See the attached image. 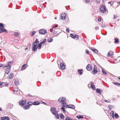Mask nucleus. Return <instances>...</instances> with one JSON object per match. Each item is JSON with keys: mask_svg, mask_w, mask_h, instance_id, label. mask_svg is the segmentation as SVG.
Segmentation results:
<instances>
[{"mask_svg": "<svg viewBox=\"0 0 120 120\" xmlns=\"http://www.w3.org/2000/svg\"><path fill=\"white\" fill-rule=\"evenodd\" d=\"M40 104V103L38 101L34 102L33 103V105H37Z\"/></svg>", "mask_w": 120, "mask_h": 120, "instance_id": "23", "label": "nucleus"}, {"mask_svg": "<svg viewBox=\"0 0 120 120\" xmlns=\"http://www.w3.org/2000/svg\"><path fill=\"white\" fill-rule=\"evenodd\" d=\"M117 85L118 86H119V85H120V84L119 83H118V84H117Z\"/></svg>", "mask_w": 120, "mask_h": 120, "instance_id": "64", "label": "nucleus"}, {"mask_svg": "<svg viewBox=\"0 0 120 120\" xmlns=\"http://www.w3.org/2000/svg\"><path fill=\"white\" fill-rule=\"evenodd\" d=\"M90 86L91 88L94 90L95 89V87L94 84V82H90Z\"/></svg>", "mask_w": 120, "mask_h": 120, "instance_id": "11", "label": "nucleus"}, {"mask_svg": "<svg viewBox=\"0 0 120 120\" xmlns=\"http://www.w3.org/2000/svg\"><path fill=\"white\" fill-rule=\"evenodd\" d=\"M86 69L88 71L91 70L92 69V67L91 65L88 64L86 67Z\"/></svg>", "mask_w": 120, "mask_h": 120, "instance_id": "14", "label": "nucleus"}, {"mask_svg": "<svg viewBox=\"0 0 120 120\" xmlns=\"http://www.w3.org/2000/svg\"><path fill=\"white\" fill-rule=\"evenodd\" d=\"M66 107L67 108H70L72 109H74L75 108V106L73 105H67Z\"/></svg>", "mask_w": 120, "mask_h": 120, "instance_id": "12", "label": "nucleus"}, {"mask_svg": "<svg viewBox=\"0 0 120 120\" xmlns=\"http://www.w3.org/2000/svg\"><path fill=\"white\" fill-rule=\"evenodd\" d=\"M54 34H55L57 35L59 34L60 32V30L59 29H56L54 30Z\"/></svg>", "mask_w": 120, "mask_h": 120, "instance_id": "8", "label": "nucleus"}, {"mask_svg": "<svg viewBox=\"0 0 120 120\" xmlns=\"http://www.w3.org/2000/svg\"><path fill=\"white\" fill-rule=\"evenodd\" d=\"M4 65H3V64H0V67H2Z\"/></svg>", "mask_w": 120, "mask_h": 120, "instance_id": "58", "label": "nucleus"}, {"mask_svg": "<svg viewBox=\"0 0 120 120\" xmlns=\"http://www.w3.org/2000/svg\"><path fill=\"white\" fill-rule=\"evenodd\" d=\"M4 27V26H3V23H0V28H2V27Z\"/></svg>", "mask_w": 120, "mask_h": 120, "instance_id": "42", "label": "nucleus"}, {"mask_svg": "<svg viewBox=\"0 0 120 120\" xmlns=\"http://www.w3.org/2000/svg\"><path fill=\"white\" fill-rule=\"evenodd\" d=\"M42 45L40 43L38 45V46H37V48H38V49H41Z\"/></svg>", "mask_w": 120, "mask_h": 120, "instance_id": "28", "label": "nucleus"}, {"mask_svg": "<svg viewBox=\"0 0 120 120\" xmlns=\"http://www.w3.org/2000/svg\"><path fill=\"white\" fill-rule=\"evenodd\" d=\"M4 82H0V86L3 85V84H4Z\"/></svg>", "mask_w": 120, "mask_h": 120, "instance_id": "51", "label": "nucleus"}, {"mask_svg": "<svg viewBox=\"0 0 120 120\" xmlns=\"http://www.w3.org/2000/svg\"><path fill=\"white\" fill-rule=\"evenodd\" d=\"M14 91H18V89L17 88H14Z\"/></svg>", "mask_w": 120, "mask_h": 120, "instance_id": "49", "label": "nucleus"}, {"mask_svg": "<svg viewBox=\"0 0 120 120\" xmlns=\"http://www.w3.org/2000/svg\"><path fill=\"white\" fill-rule=\"evenodd\" d=\"M113 83V84H114L116 85H117V84H118V83L117 82H112Z\"/></svg>", "mask_w": 120, "mask_h": 120, "instance_id": "61", "label": "nucleus"}, {"mask_svg": "<svg viewBox=\"0 0 120 120\" xmlns=\"http://www.w3.org/2000/svg\"><path fill=\"white\" fill-rule=\"evenodd\" d=\"M33 102H29L27 104H29V105H33Z\"/></svg>", "mask_w": 120, "mask_h": 120, "instance_id": "37", "label": "nucleus"}, {"mask_svg": "<svg viewBox=\"0 0 120 120\" xmlns=\"http://www.w3.org/2000/svg\"><path fill=\"white\" fill-rule=\"evenodd\" d=\"M85 52L88 55H89L90 54V52L88 50L86 49L85 51Z\"/></svg>", "mask_w": 120, "mask_h": 120, "instance_id": "38", "label": "nucleus"}, {"mask_svg": "<svg viewBox=\"0 0 120 120\" xmlns=\"http://www.w3.org/2000/svg\"><path fill=\"white\" fill-rule=\"evenodd\" d=\"M102 73L105 75H106L107 74L106 72L104 71L103 69L102 70Z\"/></svg>", "mask_w": 120, "mask_h": 120, "instance_id": "35", "label": "nucleus"}, {"mask_svg": "<svg viewBox=\"0 0 120 120\" xmlns=\"http://www.w3.org/2000/svg\"><path fill=\"white\" fill-rule=\"evenodd\" d=\"M62 104H63L62 105H64V107L65 106V105L66 104L65 102L62 103Z\"/></svg>", "mask_w": 120, "mask_h": 120, "instance_id": "52", "label": "nucleus"}, {"mask_svg": "<svg viewBox=\"0 0 120 120\" xmlns=\"http://www.w3.org/2000/svg\"><path fill=\"white\" fill-rule=\"evenodd\" d=\"M15 35L16 36H18L19 35V33L18 32H16L15 33Z\"/></svg>", "mask_w": 120, "mask_h": 120, "instance_id": "39", "label": "nucleus"}, {"mask_svg": "<svg viewBox=\"0 0 120 120\" xmlns=\"http://www.w3.org/2000/svg\"><path fill=\"white\" fill-rule=\"evenodd\" d=\"M62 107L61 108V109L64 112H65V109H64V105H62Z\"/></svg>", "mask_w": 120, "mask_h": 120, "instance_id": "29", "label": "nucleus"}, {"mask_svg": "<svg viewBox=\"0 0 120 120\" xmlns=\"http://www.w3.org/2000/svg\"><path fill=\"white\" fill-rule=\"evenodd\" d=\"M13 77V75L12 73H11L9 75L8 78L9 79H11Z\"/></svg>", "mask_w": 120, "mask_h": 120, "instance_id": "25", "label": "nucleus"}, {"mask_svg": "<svg viewBox=\"0 0 120 120\" xmlns=\"http://www.w3.org/2000/svg\"><path fill=\"white\" fill-rule=\"evenodd\" d=\"M114 112L113 111H112L110 113L111 115V116H113V118H114Z\"/></svg>", "mask_w": 120, "mask_h": 120, "instance_id": "36", "label": "nucleus"}, {"mask_svg": "<svg viewBox=\"0 0 120 120\" xmlns=\"http://www.w3.org/2000/svg\"><path fill=\"white\" fill-rule=\"evenodd\" d=\"M96 91L97 93H98L100 94H101L102 90L101 89L97 88L96 89Z\"/></svg>", "mask_w": 120, "mask_h": 120, "instance_id": "17", "label": "nucleus"}, {"mask_svg": "<svg viewBox=\"0 0 120 120\" xmlns=\"http://www.w3.org/2000/svg\"><path fill=\"white\" fill-rule=\"evenodd\" d=\"M58 26V25H55V26H54V28H55V27H57Z\"/></svg>", "mask_w": 120, "mask_h": 120, "instance_id": "62", "label": "nucleus"}, {"mask_svg": "<svg viewBox=\"0 0 120 120\" xmlns=\"http://www.w3.org/2000/svg\"><path fill=\"white\" fill-rule=\"evenodd\" d=\"M4 32L6 33H7V30L3 28H1L0 29V33H1Z\"/></svg>", "mask_w": 120, "mask_h": 120, "instance_id": "16", "label": "nucleus"}, {"mask_svg": "<svg viewBox=\"0 0 120 120\" xmlns=\"http://www.w3.org/2000/svg\"><path fill=\"white\" fill-rule=\"evenodd\" d=\"M97 3L98 4H99L100 2V1H99V0H97V1L96 3H97Z\"/></svg>", "mask_w": 120, "mask_h": 120, "instance_id": "60", "label": "nucleus"}, {"mask_svg": "<svg viewBox=\"0 0 120 120\" xmlns=\"http://www.w3.org/2000/svg\"><path fill=\"white\" fill-rule=\"evenodd\" d=\"M14 63L12 61L8 62L7 63V64L5 66H4L3 68V69L4 70L5 72V73L8 74L9 73V71L11 67V65L12 64Z\"/></svg>", "mask_w": 120, "mask_h": 120, "instance_id": "1", "label": "nucleus"}, {"mask_svg": "<svg viewBox=\"0 0 120 120\" xmlns=\"http://www.w3.org/2000/svg\"><path fill=\"white\" fill-rule=\"evenodd\" d=\"M78 37L79 36L78 35H75V38H78Z\"/></svg>", "mask_w": 120, "mask_h": 120, "instance_id": "57", "label": "nucleus"}, {"mask_svg": "<svg viewBox=\"0 0 120 120\" xmlns=\"http://www.w3.org/2000/svg\"><path fill=\"white\" fill-rule=\"evenodd\" d=\"M114 2H109L108 3H110V5H112L113 4Z\"/></svg>", "mask_w": 120, "mask_h": 120, "instance_id": "47", "label": "nucleus"}, {"mask_svg": "<svg viewBox=\"0 0 120 120\" xmlns=\"http://www.w3.org/2000/svg\"><path fill=\"white\" fill-rule=\"evenodd\" d=\"M104 101L107 103H110V102L109 100H104Z\"/></svg>", "mask_w": 120, "mask_h": 120, "instance_id": "45", "label": "nucleus"}, {"mask_svg": "<svg viewBox=\"0 0 120 120\" xmlns=\"http://www.w3.org/2000/svg\"><path fill=\"white\" fill-rule=\"evenodd\" d=\"M60 116L62 119H63L64 118V116L62 114H61L60 115Z\"/></svg>", "mask_w": 120, "mask_h": 120, "instance_id": "40", "label": "nucleus"}, {"mask_svg": "<svg viewBox=\"0 0 120 120\" xmlns=\"http://www.w3.org/2000/svg\"><path fill=\"white\" fill-rule=\"evenodd\" d=\"M53 40L52 38H48V42H52Z\"/></svg>", "mask_w": 120, "mask_h": 120, "instance_id": "22", "label": "nucleus"}, {"mask_svg": "<svg viewBox=\"0 0 120 120\" xmlns=\"http://www.w3.org/2000/svg\"><path fill=\"white\" fill-rule=\"evenodd\" d=\"M114 116L115 118H118L119 117V116L117 113H115L114 115Z\"/></svg>", "mask_w": 120, "mask_h": 120, "instance_id": "34", "label": "nucleus"}, {"mask_svg": "<svg viewBox=\"0 0 120 120\" xmlns=\"http://www.w3.org/2000/svg\"><path fill=\"white\" fill-rule=\"evenodd\" d=\"M15 84L16 85H18L19 84V82L17 80H15Z\"/></svg>", "mask_w": 120, "mask_h": 120, "instance_id": "26", "label": "nucleus"}, {"mask_svg": "<svg viewBox=\"0 0 120 120\" xmlns=\"http://www.w3.org/2000/svg\"><path fill=\"white\" fill-rule=\"evenodd\" d=\"M30 107V106H29L28 105H27L25 106L23 108L24 109H29V108Z\"/></svg>", "mask_w": 120, "mask_h": 120, "instance_id": "27", "label": "nucleus"}, {"mask_svg": "<svg viewBox=\"0 0 120 120\" xmlns=\"http://www.w3.org/2000/svg\"><path fill=\"white\" fill-rule=\"evenodd\" d=\"M26 64H24L21 67L22 70H23L26 69L25 67L26 66Z\"/></svg>", "mask_w": 120, "mask_h": 120, "instance_id": "21", "label": "nucleus"}, {"mask_svg": "<svg viewBox=\"0 0 120 120\" xmlns=\"http://www.w3.org/2000/svg\"><path fill=\"white\" fill-rule=\"evenodd\" d=\"M101 19L100 18H99L98 19V21L99 22H100L101 21Z\"/></svg>", "mask_w": 120, "mask_h": 120, "instance_id": "54", "label": "nucleus"}, {"mask_svg": "<svg viewBox=\"0 0 120 120\" xmlns=\"http://www.w3.org/2000/svg\"><path fill=\"white\" fill-rule=\"evenodd\" d=\"M1 120H10V118L8 116H6L5 117H2L1 118Z\"/></svg>", "mask_w": 120, "mask_h": 120, "instance_id": "13", "label": "nucleus"}, {"mask_svg": "<svg viewBox=\"0 0 120 120\" xmlns=\"http://www.w3.org/2000/svg\"><path fill=\"white\" fill-rule=\"evenodd\" d=\"M89 48L91 50H93L94 52L96 53H98V51L96 49H95L93 48V47H89Z\"/></svg>", "mask_w": 120, "mask_h": 120, "instance_id": "18", "label": "nucleus"}, {"mask_svg": "<svg viewBox=\"0 0 120 120\" xmlns=\"http://www.w3.org/2000/svg\"><path fill=\"white\" fill-rule=\"evenodd\" d=\"M19 105L23 106L26 103V102L25 100H22L21 101H20L19 102Z\"/></svg>", "mask_w": 120, "mask_h": 120, "instance_id": "9", "label": "nucleus"}, {"mask_svg": "<svg viewBox=\"0 0 120 120\" xmlns=\"http://www.w3.org/2000/svg\"><path fill=\"white\" fill-rule=\"evenodd\" d=\"M50 111L53 114H56L57 113V112L56 111V109L54 107L51 108L50 109Z\"/></svg>", "mask_w": 120, "mask_h": 120, "instance_id": "5", "label": "nucleus"}, {"mask_svg": "<svg viewBox=\"0 0 120 120\" xmlns=\"http://www.w3.org/2000/svg\"><path fill=\"white\" fill-rule=\"evenodd\" d=\"M77 118H78V119H79L80 118H83V117L82 116H81V115L79 116H77Z\"/></svg>", "mask_w": 120, "mask_h": 120, "instance_id": "33", "label": "nucleus"}, {"mask_svg": "<svg viewBox=\"0 0 120 120\" xmlns=\"http://www.w3.org/2000/svg\"><path fill=\"white\" fill-rule=\"evenodd\" d=\"M43 102V103L45 105H46V103H45V102Z\"/></svg>", "mask_w": 120, "mask_h": 120, "instance_id": "63", "label": "nucleus"}, {"mask_svg": "<svg viewBox=\"0 0 120 120\" xmlns=\"http://www.w3.org/2000/svg\"><path fill=\"white\" fill-rule=\"evenodd\" d=\"M108 106L109 107V109H112L111 108V106H112V105H108Z\"/></svg>", "mask_w": 120, "mask_h": 120, "instance_id": "48", "label": "nucleus"}, {"mask_svg": "<svg viewBox=\"0 0 120 120\" xmlns=\"http://www.w3.org/2000/svg\"><path fill=\"white\" fill-rule=\"evenodd\" d=\"M84 1L86 3H87L89 2L90 0H84Z\"/></svg>", "mask_w": 120, "mask_h": 120, "instance_id": "46", "label": "nucleus"}, {"mask_svg": "<svg viewBox=\"0 0 120 120\" xmlns=\"http://www.w3.org/2000/svg\"><path fill=\"white\" fill-rule=\"evenodd\" d=\"M73 119L69 117H67L66 119V120H73Z\"/></svg>", "mask_w": 120, "mask_h": 120, "instance_id": "41", "label": "nucleus"}, {"mask_svg": "<svg viewBox=\"0 0 120 120\" xmlns=\"http://www.w3.org/2000/svg\"><path fill=\"white\" fill-rule=\"evenodd\" d=\"M54 27H52V29H51L50 30V32H52V30H53V29H54Z\"/></svg>", "mask_w": 120, "mask_h": 120, "instance_id": "59", "label": "nucleus"}, {"mask_svg": "<svg viewBox=\"0 0 120 120\" xmlns=\"http://www.w3.org/2000/svg\"><path fill=\"white\" fill-rule=\"evenodd\" d=\"M46 39H45L42 41L40 43L42 45L46 42Z\"/></svg>", "mask_w": 120, "mask_h": 120, "instance_id": "31", "label": "nucleus"}, {"mask_svg": "<svg viewBox=\"0 0 120 120\" xmlns=\"http://www.w3.org/2000/svg\"><path fill=\"white\" fill-rule=\"evenodd\" d=\"M39 32L41 34H44L47 33V31L45 30L42 29L39 30Z\"/></svg>", "mask_w": 120, "mask_h": 120, "instance_id": "4", "label": "nucleus"}, {"mask_svg": "<svg viewBox=\"0 0 120 120\" xmlns=\"http://www.w3.org/2000/svg\"><path fill=\"white\" fill-rule=\"evenodd\" d=\"M115 42L116 43H117L119 42V40L117 38H116L115 39Z\"/></svg>", "mask_w": 120, "mask_h": 120, "instance_id": "32", "label": "nucleus"}, {"mask_svg": "<svg viewBox=\"0 0 120 120\" xmlns=\"http://www.w3.org/2000/svg\"><path fill=\"white\" fill-rule=\"evenodd\" d=\"M99 10L101 12L104 13L106 11V9L105 6L102 5L100 7Z\"/></svg>", "mask_w": 120, "mask_h": 120, "instance_id": "3", "label": "nucleus"}, {"mask_svg": "<svg viewBox=\"0 0 120 120\" xmlns=\"http://www.w3.org/2000/svg\"><path fill=\"white\" fill-rule=\"evenodd\" d=\"M66 31L68 33H69V29L68 28H67L66 29Z\"/></svg>", "mask_w": 120, "mask_h": 120, "instance_id": "56", "label": "nucleus"}, {"mask_svg": "<svg viewBox=\"0 0 120 120\" xmlns=\"http://www.w3.org/2000/svg\"><path fill=\"white\" fill-rule=\"evenodd\" d=\"M35 33H36V32L35 31H32V36H33L35 34Z\"/></svg>", "mask_w": 120, "mask_h": 120, "instance_id": "44", "label": "nucleus"}, {"mask_svg": "<svg viewBox=\"0 0 120 120\" xmlns=\"http://www.w3.org/2000/svg\"><path fill=\"white\" fill-rule=\"evenodd\" d=\"M39 41L38 39H36L34 42L33 43L34 44L33 47L32 48V50L33 51H36V50L37 49V43H38Z\"/></svg>", "mask_w": 120, "mask_h": 120, "instance_id": "2", "label": "nucleus"}, {"mask_svg": "<svg viewBox=\"0 0 120 120\" xmlns=\"http://www.w3.org/2000/svg\"><path fill=\"white\" fill-rule=\"evenodd\" d=\"M82 71L83 70L82 69L79 70L78 71L79 74L81 75H82Z\"/></svg>", "mask_w": 120, "mask_h": 120, "instance_id": "20", "label": "nucleus"}, {"mask_svg": "<svg viewBox=\"0 0 120 120\" xmlns=\"http://www.w3.org/2000/svg\"><path fill=\"white\" fill-rule=\"evenodd\" d=\"M4 85H5L6 86H8V85H9V84L8 83H4Z\"/></svg>", "mask_w": 120, "mask_h": 120, "instance_id": "55", "label": "nucleus"}, {"mask_svg": "<svg viewBox=\"0 0 120 120\" xmlns=\"http://www.w3.org/2000/svg\"><path fill=\"white\" fill-rule=\"evenodd\" d=\"M97 68V67L95 65L94 66V69L92 71V72H93V74H95L98 72L96 69Z\"/></svg>", "mask_w": 120, "mask_h": 120, "instance_id": "15", "label": "nucleus"}, {"mask_svg": "<svg viewBox=\"0 0 120 120\" xmlns=\"http://www.w3.org/2000/svg\"><path fill=\"white\" fill-rule=\"evenodd\" d=\"M75 35L76 34H70V36L72 38H75Z\"/></svg>", "mask_w": 120, "mask_h": 120, "instance_id": "24", "label": "nucleus"}, {"mask_svg": "<svg viewBox=\"0 0 120 120\" xmlns=\"http://www.w3.org/2000/svg\"><path fill=\"white\" fill-rule=\"evenodd\" d=\"M99 29L98 27V26H96L95 27V29L96 30H97Z\"/></svg>", "mask_w": 120, "mask_h": 120, "instance_id": "50", "label": "nucleus"}, {"mask_svg": "<svg viewBox=\"0 0 120 120\" xmlns=\"http://www.w3.org/2000/svg\"><path fill=\"white\" fill-rule=\"evenodd\" d=\"M113 52L110 51L108 52V54L109 56H111L113 55Z\"/></svg>", "mask_w": 120, "mask_h": 120, "instance_id": "19", "label": "nucleus"}, {"mask_svg": "<svg viewBox=\"0 0 120 120\" xmlns=\"http://www.w3.org/2000/svg\"><path fill=\"white\" fill-rule=\"evenodd\" d=\"M66 100V98L65 97H61L58 100V102H63L64 101Z\"/></svg>", "mask_w": 120, "mask_h": 120, "instance_id": "7", "label": "nucleus"}, {"mask_svg": "<svg viewBox=\"0 0 120 120\" xmlns=\"http://www.w3.org/2000/svg\"><path fill=\"white\" fill-rule=\"evenodd\" d=\"M101 26L102 27H105V25H103V24H101Z\"/></svg>", "mask_w": 120, "mask_h": 120, "instance_id": "53", "label": "nucleus"}, {"mask_svg": "<svg viewBox=\"0 0 120 120\" xmlns=\"http://www.w3.org/2000/svg\"><path fill=\"white\" fill-rule=\"evenodd\" d=\"M55 116V117L56 118L58 119L59 118V115L58 114V112L56 113V114H53Z\"/></svg>", "mask_w": 120, "mask_h": 120, "instance_id": "30", "label": "nucleus"}, {"mask_svg": "<svg viewBox=\"0 0 120 120\" xmlns=\"http://www.w3.org/2000/svg\"><path fill=\"white\" fill-rule=\"evenodd\" d=\"M66 16V15L65 13H63L61 15V16L60 18L63 20H64L65 19V17Z\"/></svg>", "mask_w": 120, "mask_h": 120, "instance_id": "10", "label": "nucleus"}, {"mask_svg": "<svg viewBox=\"0 0 120 120\" xmlns=\"http://www.w3.org/2000/svg\"><path fill=\"white\" fill-rule=\"evenodd\" d=\"M118 16L117 15L115 14L114 15V19H116L117 17Z\"/></svg>", "mask_w": 120, "mask_h": 120, "instance_id": "43", "label": "nucleus"}, {"mask_svg": "<svg viewBox=\"0 0 120 120\" xmlns=\"http://www.w3.org/2000/svg\"><path fill=\"white\" fill-rule=\"evenodd\" d=\"M57 64L58 65L59 64H60V68L62 69H64L65 68V66L64 63L58 62V61Z\"/></svg>", "mask_w": 120, "mask_h": 120, "instance_id": "6", "label": "nucleus"}]
</instances>
